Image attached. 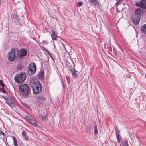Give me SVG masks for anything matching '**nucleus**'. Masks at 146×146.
Returning a JSON list of instances; mask_svg holds the SVG:
<instances>
[{
  "instance_id": "4be33fe9",
  "label": "nucleus",
  "mask_w": 146,
  "mask_h": 146,
  "mask_svg": "<svg viewBox=\"0 0 146 146\" xmlns=\"http://www.w3.org/2000/svg\"><path fill=\"white\" fill-rule=\"evenodd\" d=\"M39 117L40 119L42 120H45L46 118L45 115L44 114L39 115Z\"/></svg>"
},
{
  "instance_id": "39448f33",
  "label": "nucleus",
  "mask_w": 146,
  "mask_h": 146,
  "mask_svg": "<svg viewBox=\"0 0 146 146\" xmlns=\"http://www.w3.org/2000/svg\"><path fill=\"white\" fill-rule=\"evenodd\" d=\"M26 119L28 123L33 126H36L37 125L36 121L34 118L32 117H30L27 116L26 117Z\"/></svg>"
},
{
  "instance_id": "c756f323",
  "label": "nucleus",
  "mask_w": 146,
  "mask_h": 146,
  "mask_svg": "<svg viewBox=\"0 0 146 146\" xmlns=\"http://www.w3.org/2000/svg\"><path fill=\"white\" fill-rule=\"evenodd\" d=\"M0 134H1L3 136H4L5 135V133L3 131H1V132L0 133Z\"/></svg>"
},
{
  "instance_id": "dca6fc26",
  "label": "nucleus",
  "mask_w": 146,
  "mask_h": 146,
  "mask_svg": "<svg viewBox=\"0 0 146 146\" xmlns=\"http://www.w3.org/2000/svg\"><path fill=\"white\" fill-rule=\"evenodd\" d=\"M52 34L51 35L52 39L54 40H56V38L57 37V35L54 31L52 30Z\"/></svg>"
},
{
  "instance_id": "ddd939ff",
  "label": "nucleus",
  "mask_w": 146,
  "mask_h": 146,
  "mask_svg": "<svg viewBox=\"0 0 146 146\" xmlns=\"http://www.w3.org/2000/svg\"><path fill=\"white\" fill-rule=\"evenodd\" d=\"M27 54V50L25 49H22L20 50L18 55L20 57H21L22 56H26Z\"/></svg>"
},
{
  "instance_id": "2eb2a0df",
  "label": "nucleus",
  "mask_w": 146,
  "mask_h": 146,
  "mask_svg": "<svg viewBox=\"0 0 146 146\" xmlns=\"http://www.w3.org/2000/svg\"><path fill=\"white\" fill-rule=\"evenodd\" d=\"M37 100L40 102L44 101L45 99V97L42 96H40L37 97Z\"/></svg>"
},
{
  "instance_id": "b1692460",
  "label": "nucleus",
  "mask_w": 146,
  "mask_h": 146,
  "mask_svg": "<svg viewBox=\"0 0 146 146\" xmlns=\"http://www.w3.org/2000/svg\"><path fill=\"white\" fill-rule=\"evenodd\" d=\"M94 133L95 135H96L98 133L97 127L96 126H95L94 127Z\"/></svg>"
},
{
  "instance_id": "4468645a",
  "label": "nucleus",
  "mask_w": 146,
  "mask_h": 146,
  "mask_svg": "<svg viewBox=\"0 0 146 146\" xmlns=\"http://www.w3.org/2000/svg\"><path fill=\"white\" fill-rule=\"evenodd\" d=\"M91 3L92 5L96 8L99 7V3L97 0H90Z\"/></svg>"
},
{
  "instance_id": "f8f14e48",
  "label": "nucleus",
  "mask_w": 146,
  "mask_h": 146,
  "mask_svg": "<svg viewBox=\"0 0 146 146\" xmlns=\"http://www.w3.org/2000/svg\"><path fill=\"white\" fill-rule=\"evenodd\" d=\"M135 15H134L140 17V16L143 14V10L141 8H137L135 10Z\"/></svg>"
},
{
  "instance_id": "cd10ccee",
  "label": "nucleus",
  "mask_w": 146,
  "mask_h": 146,
  "mask_svg": "<svg viewBox=\"0 0 146 146\" xmlns=\"http://www.w3.org/2000/svg\"><path fill=\"white\" fill-rule=\"evenodd\" d=\"M22 104L25 107L27 108H28L29 107V106L27 104L25 103H23V102H21Z\"/></svg>"
},
{
  "instance_id": "a211bd4d",
  "label": "nucleus",
  "mask_w": 146,
  "mask_h": 146,
  "mask_svg": "<svg viewBox=\"0 0 146 146\" xmlns=\"http://www.w3.org/2000/svg\"><path fill=\"white\" fill-rule=\"evenodd\" d=\"M70 71H71L72 75L74 78L77 76V72H76L74 69L71 68Z\"/></svg>"
},
{
  "instance_id": "aec40b11",
  "label": "nucleus",
  "mask_w": 146,
  "mask_h": 146,
  "mask_svg": "<svg viewBox=\"0 0 146 146\" xmlns=\"http://www.w3.org/2000/svg\"><path fill=\"white\" fill-rule=\"evenodd\" d=\"M22 136L23 138L25 140L28 141V137L26 136V133L25 131H23L22 133Z\"/></svg>"
},
{
  "instance_id": "412c9836",
  "label": "nucleus",
  "mask_w": 146,
  "mask_h": 146,
  "mask_svg": "<svg viewBox=\"0 0 146 146\" xmlns=\"http://www.w3.org/2000/svg\"><path fill=\"white\" fill-rule=\"evenodd\" d=\"M13 140L14 144L15 146H18L17 143L16 139L14 137H13Z\"/></svg>"
},
{
  "instance_id": "6ab92c4d",
  "label": "nucleus",
  "mask_w": 146,
  "mask_h": 146,
  "mask_svg": "<svg viewBox=\"0 0 146 146\" xmlns=\"http://www.w3.org/2000/svg\"><path fill=\"white\" fill-rule=\"evenodd\" d=\"M38 78L41 80L43 79L44 78V72H43L42 71L38 74Z\"/></svg>"
},
{
  "instance_id": "9d476101",
  "label": "nucleus",
  "mask_w": 146,
  "mask_h": 146,
  "mask_svg": "<svg viewBox=\"0 0 146 146\" xmlns=\"http://www.w3.org/2000/svg\"><path fill=\"white\" fill-rule=\"evenodd\" d=\"M136 5L143 8H146V0H141L139 2H136Z\"/></svg>"
},
{
  "instance_id": "9b49d317",
  "label": "nucleus",
  "mask_w": 146,
  "mask_h": 146,
  "mask_svg": "<svg viewBox=\"0 0 146 146\" xmlns=\"http://www.w3.org/2000/svg\"><path fill=\"white\" fill-rule=\"evenodd\" d=\"M120 131L117 129V127H115V134L118 143H119L121 140V137L119 134Z\"/></svg>"
},
{
  "instance_id": "bb28decb",
  "label": "nucleus",
  "mask_w": 146,
  "mask_h": 146,
  "mask_svg": "<svg viewBox=\"0 0 146 146\" xmlns=\"http://www.w3.org/2000/svg\"><path fill=\"white\" fill-rule=\"evenodd\" d=\"M0 85H1L2 88L4 87V85L3 83V81L2 80H0Z\"/></svg>"
},
{
  "instance_id": "f3484780",
  "label": "nucleus",
  "mask_w": 146,
  "mask_h": 146,
  "mask_svg": "<svg viewBox=\"0 0 146 146\" xmlns=\"http://www.w3.org/2000/svg\"><path fill=\"white\" fill-rule=\"evenodd\" d=\"M142 33L146 34V24L143 25L141 27Z\"/></svg>"
},
{
  "instance_id": "6e6552de",
  "label": "nucleus",
  "mask_w": 146,
  "mask_h": 146,
  "mask_svg": "<svg viewBox=\"0 0 146 146\" xmlns=\"http://www.w3.org/2000/svg\"><path fill=\"white\" fill-rule=\"evenodd\" d=\"M32 88L33 93L35 94L39 93L42 90V88L40 83L35 86L32 87Z\"/></svg>"
},
{
  "instance_id": "7ed1b4c3",
  "label": "nucleus",
  "mask_w": 146,
  "mask_h": 146,
  "mask_svg": "<svg viewBox=\"0 0 146 146\" xmlns=\"http://www.w3.org/2000/svg\"><path fill=\"white\" fill-rule=\"evenodd\" d=\"M27 70L30 74H34L36 71V67L35 64L34 63L30 64L28 66Z\"/></svg>"
},
{
  "instance_id": "f257e3e1",
  "label": "nucleus",
  "mask_w": 146,
  "mask_h": 146,
  "mask_svg": "<svg viewBox=\"0 0 146 146\" xmlns=\"http://www.w3.org/2000/svg\"><path fill=\"white\" fill-rule=\"evenodd\" d=\"M20 92L25 97H27L29 92V90L28 85L25 84H21L19 86Z\"/></svg>"
},
{
  "instance_id": "423d86ee",
  "label": "nucleus",
  "mask_w": 146,
  "mask_h": 146,
  "mask_svg": "<svg viewBox=\"0 0 146 146\" xmlns=\"http://www.w3.org/2000/svg\"><path fill=\"white\" fill-rule=\"evenodd\" d=\"M29 83L31 87L36 86L40 83L39 81L35 77H32L30 78Z\"/></svg>"
},
{
  "instance_id": "0eeeda50",
  "label": "nucleus",
  "mask_w": 146,
  "mask_h": 146,
  "mask_svg": "<svg viewBox=\"0 0 146 146\" xmlns=\"http://www.w3.org/2000/svg\"><path fill=\"white\" fill-rule=\"evenodd\" d=\"M6 103L11 107L13 108L15 107V104L12 99L10 97H8L5 99Z\"/></svg>"
},
{
  "instance_id": "393cba45",
  "label": "nucleus",
  "mask_w": 146,
  "mask_h": 146,
  "mask_svg": "<svg viewBox=\"0 0 146 146\" xmlns=\"http://www.w3.org/2000/svg\"><path fill=\"white\" fill-rule=\"evenodd\" d=\"M123 0H118V1L116 3L115 5H118L120 4L121 2L123 1Z\"/></svg>"
},
{
  "instance_id": "f03ea898",
  "label": "nucleus",
  "mask_w": 146,
  "mask_h": 146,
  "mask_svg": "<svg viewBox=\"0 0 146 146\" xmlns=\"http://www.w3.org/2000/svg\"><path fill=\"white\" fill-rule=\"evenodd\" d=\"M26 77V75L24 73L17 74L15 76L14 79L17 83H20L25 81Z\"/></svg>"
},
{
  "instance_id": "a878e982",
  "label": "nucleus",
  "mask_w": 146,
  "mask_h": 146,
  "mask_svg": "<svg viewBox=\"0 0 146 146\" xmlns=\"http://www.w3.org/2000/svg\"><path fill=\"white\" fill-rule=\"evenodd\" d=\"M78 7H79L82 5L83 4V2H79L77 3Z\"/></svg>"
},
{
  "instance_id": "c85d7f7f",
  "label": "nucleus",
  "mask_w": 146,
  "mask_h": 146,
  "mask_svg": "<svg viewBox=\"0 0 146 146\" xmlns=\"http://www.w3.org/2000/svg\"><path fill=\"white\" fill-rule=\"evenodd\" d=\"M3 88H1V89L2 92L3 93H6V90H5Z\"/></svg>"
},
{
  "instance_id": "5701e85b",
  "label": "nucleus",
  "mask_w": 146,
  "mask_h": 146,
  "mask_svg": "<svg viewBox=\"0 0 146 146\" xmlns=\"http://www.w3.org/2000/svg\"><path fill=\"white\" fill-rule=\"evenodd\" d=\"M121 146H128L127 143L126 141H124L121 143Z\"/></svg>"
},
{
  "instance_id": "20e7f679",
  "label": "nucleus",
  "mask_w": 146,
  "mask_h": 146,
  "mask_svg": "<svg viewBox=\"0 0 146 146\" xmlns=\"http://www.w3.org/2000/svg\"><path fill=\"white\" fill-rule=\"evenodd\" d=\"M7 57L10 61H12L15 59V49L12 48L8 53Z\"/></svg>"
},
{
  "instance_id": "1a4fd4ad",
  "label": "nucleus",
  "mask_w": 146,
  "mask_h": 146,
  "mask_svg": "<svg viewBox=\"0 0 146 146\" xmlns=\"http://www.w3.org/2000/svg\"><path fill=\"white\" fill-rule=\"evenodd\" d=\"M140 20V17L133 15L132 16L131 21L133 24L137 25L139 24Z\"/></svg>"
}]
</instances>
